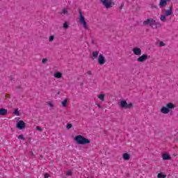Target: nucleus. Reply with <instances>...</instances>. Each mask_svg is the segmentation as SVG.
<instances>
[{"mask_svg":"<svg viewBox=\"0 0 178 178\" xmlns=\"http://www.w3.org/2000/svg\"><path fill=\"white\" fill-rule=\"evenodd\" d=\"M144 26H149L152 29H159L162 27V24L159 22H156L154 18H148L143 22Z\"/></svg>","mask_w":178,"mask_h":178,"instance_id":"1","label":"nucleus"},{"mask_svg":"<svg viewBox=\"0 0 178 178\" xmlns=\"http://www.w3.org/2000/svg\"><path fill=\"white\" fill-rule=\"evenodd\" d=\"M173 13V6H170L168 9H164V14H162L160 17V20L163 23H165L168 19H166V17H168V16H172Z\"/></svg>","mask_w":178,"mask_h":178,"instance_id":"2","label":"nucleus"},{"mask_svg":"<svg viewBox=\"0 0 178 178\" xmlns=\"http://www.w3.org/2000/svg\"><path fill=\"white\" fill-rule=\"evenodd\" d=\"M175 108H176V106L173 103L169 102L166 104L165 106H163L160 111L163 115H168V113H172L173 112L172 109H175Z\"/></svg>","mask_w":178,"mask_h":178,"instance_id":"3","label":"nucleus"},{"mask_svg":"<svg viewBox=\"0 0 178 178\" xmlns=\"http://www.w3.org/2000/svg\"><path fill=\"white\" fill-rule=\"evenodd\" d=\"M74 141H76V143H77V144H79L80 145H86V144H90V143H91L88 140V138H85L81 135H78L75 136Z\"/></svg>","mask_w":178,"mask_h":178,"instance_id":"4","label":"nucleus"},{"mask_svg":"<svg viewBox=\"0 0 178 178\" xmlns=\"http://www.w3.org/2000/svg\"><path fill=\"white\" fill-rule=\"evenodd\" d=\"M100 2L106 9H111L115 5L112 0H100Z\"/></svg>","mask_w":178,"mask_h":178,"instance_id":"5","label":"nucleus"},{"mask_svg":"<svg viewBox=\"0 0 178 178\" xmlns=\"http://www.w3.org/2000/svg\"><path fill=\"white\" fill-rule=\"evenodd\" d=\"M79 22L82 24L85 30H88V25H87V22H86V18L83 15L81 10H79Z\"/></svg>","mask_w":178,"mask_h":178,"instance_id":"6","label":"nucleus"},{"mask_svg":"<svg viewBox=\"0 0 178 178\" xmlns=\"http://www.w3.org/2000/svg\"><path fill=\"white\" fill-rule=\"evenodd\" d=\"M119 105L120 108H122L123 109H131V108H133V103L131 102L127 104L126 100L120 101Z\"/></svg>","mask_w":178,"mask_h":178,"instance_id":"7","label":"nucleus"},{"mask_svg":"<svg viewBox=\"0 0 178 178\" xmlns=\"http://www.w3.org/2000/svg\"><path fill=\"white\" fill-rule=\"evenodd\" d=\"M97 63H99V65H105V63H106V60L105 59V56H104L102 54H100L99 55V57L97 58Z\"/></svg>","mask_w":178,"mask_h":178,"instance_id":"8","label":"nucleus"},{"mask_svg":"<svg viewBox=\"0 0 178 178\" xmlns=\"http://www.w3.org/2000/svg\"><path fill=\"white\" fill-rule=\"evenodd\" d=\"M132 52L136 56H141V54H143L141 49L140 47H134L132 49Z\"/></svg>","mask_w":178,"mask_h":178,"instance_id":"9","label":"nucleus"},{"mask_svg":"<svg viewBox=\"0 0 178 178\" xmlns=\"http://www.w3.org/2000/svg\"><path fill=\"white\" fill-rule=\"evenodd\" d=\"M148 59V55L143 54L137 58V62L144 63Z\"/></svg>","mask_w":178,"mask_h":178,"instance_id":"10","label":"nucleus"},{"mask_svg":"<svg viewBox=\"0 0 178 178\" xmlns=\"http://www.w3.org/2000/svg\"><path fill=\"white\" fill-rule=\"evenodd\" d=\"M17 127L19 130H23V129H24V127H26V123H24V121H23V120H19L17 123Z\"/></svg>","mask_w":178,"mask_h":178,"instance_id":"11","label":"nucleus"},{"mask_svg":"<svg viewBox=\"0 0 178 178\" xmlns=\"http://www.w3.org/2000/svg\"><path fill=\"white\" fill-rule=\"evenodd\" d=\"M170 0H160L159 6V8H165V6H168V3L170 2Z\"/></svg>","mask_w":178,"mask_h":178,"instance_id":"12","label":"nucleus"},{"mask_svg":"<svg viewBox=\"0 0 178 178\" xmlns=\"http://www.w3.org/2000/svg\"><path fill=\"white\" fill-rule=\"evenodd\" d=\"M170 159H172V157H170V155L168 154V153L163 154V161H170Z\"/></svg>","mask_w":178,"mask_h":178,"instance_id":"13","label":"nucleus"},{"mask_svg":"<svg viewBox=\"0 0 178 178\" xmlns=\"http://www.w3.org/2000/svg\"><path fill=\"white\" fill-rule=\"evenodd\" d=\"M62 76H63V74L60 72H56L54 74V77L55 79H62Z\"/></svg>","mask_w":178,"mask_h":178,"instance_id":"14","label":"nucleus"},{"mask_svg":"<svg viewBox=\"0 0 178 178\" xmlns=\"http://www.w3.org/2000/svg\"><path fill=\"white\" fill-rule=\"evenodd\" d=\"M60 15H63V16H69V11H67V8H63L60 12Z\"/></svg>","mask_w":178,"mask_h":178,"instance_id":"15","label":"nucleus"},{"mask_svg":"<svg viewBox=\"0 0 178 178\" xmlns=\"http://www.w3.org/2000/svg\"><path fill=\"white\" fill-rule=\"evenodd\" d=\"M8 113V110L5 108H0V116H5Z\"/></svg>","mask_w":178,"mask_h":178,"instance_id":"16","label":"nucleus"},{"mask_svg":"<svg viewBox=\"0 0 178 178\" xmlns=\"http://www.w3.org/2000/svg\"><path fill=\"white\" fill-rule=\"evenodd\" d=\"M122 158L124 161H129V159H130V154H129L128 153H124L122 154Z\"/></svg>","mask_w":178,"mask_h":178,"instance_id":"17","label":"nucleus"},{"mask_svg":"<svg viewBox=\"0 0 178 178\" xmlns=\"http://www.w3.org/2000/svg\"><path fill=\"white\" fill-rule=\"evenodd\" d=\"M97 98L99 99H100V101H102V102H104V101H105V94H100Z\"/></svg>","mask_w":178,"mask_h":178,"instance_id":"18","label":"nucleus"},{"mask_svg":"<svg viewBox=\"0 0 178 178\" xmlns=\"http://www.w3.org/2000/svg\"><path fill=\"white\" fill-rule=\"evenodd\" d=\"M99 55V51H92V56L93 58H98V56Z\"/></svg>","mask_w":178,"mask_h":178,"instance_id":"19","label":"nucleus"},{"mask_svg":"<svg viewBox=\"0 0 178 178\" xmlns=\"http://www.w3.org/2000/svg\"><path fill=\"white\" fill-rule=\"evenodd\" d=\"M158 178H166V175H164L163 172H160L157 175Z\"/></svg>","mask_w":178,"mask_h":178,"instance_id":"20","label":"nucleus"},{"mask_svg":"<svg viewBox=\"0 0 178 178\" xmlns=\"http://www.w3.org/2000/svg\"><path fill=\"white\" fill-rule=\"evenodd\" d=\"M63 27L65 30H67L69 29V24L67 22H65Z\"/></svg>","mask_w":178,"mask_h":178,"instance_id":"21","label":"nucleus"},{"mask_svg":"<svg viewBox=\"0 0 178 178\" xmlns=\"http://www.w3.org/2000/svg\"><path fill=\"white\" fill-rule=\"evenodd\" d=\"M54 40H55V35H51L49 37V42H52V41H54Z\"/></svg>","mask_w":178,"mask_h":178,"instance_id":"22","label":"nucleus"},{"mask_svg":"<svg viewBox=\"0 0 178 178\" xmlns=\"http://www.w3.org/2000/svg\"><path fill=\"white\" fill-rule=\"evenodd\" d=\"M63 106H64V108H65L67 104V99H64L62 102H61Z\"/></svg>","mask_w":178,"mask_h":178,"instance_id":"23","label":"nucleus"},{"mask_svg":"<svg viewBox=\"0 0 178 178\" xmlns=\"http://www.w3.org/2000/svg\"><path fill=\"white\" fill-rule=\"evenodd\" d=\"M14 113L15 115H16V116H20V113L19 112V109L17 108L14 111Z\"/></svg>","mask_w":178,"mask_h":178,"instance_id":"24","label":"nucleus"},{"mask_svg":"<svg viewBox=\"0 0 178 178\" xmlns=\"http://www.w3.org/2000/svg\"><path fill=\"white\" fill-rule=\"evenodd\" d=\"M47 105H49V106H50V108H54V103H52L51 102H47Z\"/></svg>","mask_w":178,"mask_h":178,"instance_id":"25","label":"nucleus"},{"mask_svg":"<svg viewBox=\"0 0 178 178\" xmlns=\"http://www.w3.org/2000/svg\"><path fill=\"white\" fill-rule=\"evenodd\" d=\"M73 127V124H67V129L69 130L70 129H72Z\"/></svg>","mask_w":178,"mask_h":178,"instance_id":"26","label":"nucleus"},{"mask_svg":"<svg viewBox=\"0 0 178 178\" xmlns=\"http://www.w3.org/2000/svg\"><path fill=\"white\" fill-rule=\"evenodd\" d=\"M47 62H48V58H43L42 60V63L45 64Z\"/></svg>","mask_w":178,"mask_h":178,"instance_id":"27","label":"nucleus"},{"mask_svg":"<svg viewBox=\"0 0 178 178\" xmlns=\"http://www.w3.org/2000/svg\"><path fill=\"white\" fill-rule=\"evenodd\" d=\"M36 130H38V131H42V129L40 126L36 127Z\"/></svg>","mask_w":178,"mask_h":178,"instance_id":"28","label":"nucleus"},{"mask_svg":"<svg viewBox=\"0 0 178 178\" xmlns=\"http://www.w3.org/2000/svg\"><path fill=\"white\" fill-rule=\"evenodd\" d=\"M18 138H19V140H24V136L23 135H19V136H18Z\"/></svg>","mask_w":178,"mask_h":178,"instance_id":"29","label":"nucleus"},{"mask_svg":"<svg viewBox=\"0 0 178 178\" xmlns=\"http://www.w3.org/2000/svg\"><path fill=\"white\" fill-rule=\"evenodd\" d=\"M72 173H73V172H72V171H67L66 175H67V176H72Z\"/></svg>","mask_w":178,"mask_h":178,"instance_id":"30","label":"nucleus"},{"mask_svg":"<svg viewBox=\"0 0 178 178\" xmlns=\"http://www.w3.org/2000/svg\"><path fill=\"white\" fill-rule=\"evenodd\" d=\"M160 47H165V43L163 41L160 42Z\"/></svg>","mask_w":178,"mask_h":178,"instance_id":"31","label":"nucleus"},{"mask_svg":"<svg viewBox=\"0 0 178 178\" xmlns=\"http://www.w3.org/2000/svg\"><path fill=\"white\" fill-rule=\"evenodd\" d=\"M86 74H88V76H91V74H92V72L91 71H88L86 72Z\"/></svg>","mask_w":178,"mask_h":178,"instance_id":"32","label":"nucleus"},{"mask_svg":"<svg viewBox=\"0 0 178 178\" xmlns=\"http://www.w3.org/2000/svg\"><path fill=\"white\" fill-rule=\"evenodd\" d=\"M48 177H49V175L45 174V175H44V178H48Z\"/></svg>","mask_w":178,"mask_h":178,"instance_id":"33","label":"nucleus"},{"mask_svg":"<svg viewBox=\"0 0 178 178\" xmlns=\"http://www.w3.org/2000/svg\"><path fill=\"white\" fill-rule=\"evenodd\" d=\"M124 6V3H122L121 6H120V9H122V8H123Z\"/></svg>","mask_w":178,"mask_h":178,"instance_id":"34","label":"nucleus"},{"mask_svg":"<svg viewBox=\"0 0 178 178\" xmlns=\"http://www.w3.org/2000/svg\"><path fill=\"white\" fill-rule=\"evenodd\" d=\"M91 44L94 45V44H95V42L94 40H91Z\"/></svg>","mask_w":178,"mask_h":178,"instance_id":"35","label":"nucleus"},{"mask_svg":"<svg viewBox=\"0 0 178 178\" xmlns=\"http://www.w3.org/2000/svg\"><path fill=\"white\" fill-rule=\"evenodd\" d=\"M6 97L7 98H10V95H6Z\"/></svg>","mask_w":178,"mask_h":178,"instance_id":"36","label":"nucleus"},{"mask_svg":"<svg viewBox=\"0 0 178 178\" xmlns=\"http://www.w3.org/2000/svg\"><path fill=\"white\" fill-rule=\"evenodd\" d=\"M97 106H98V108H101V104H97Z\"/></svg>","mask_w":178,"mask_h":178,"instance_id":"37","label":"nucleus"},{"mask_svg":"<svg viewBox=\"0 0 178 178\" xmlns=\"http://www.w3.org/2000/svg\"><path fill=\"white\" fill-rule=\"evenodd\" d=\"M40 158H43L42 155H40Z\"/></svg>","mask_w":178,"mask_h":178,"instance_id":"38","label":"nucleus"}]
</instances>
